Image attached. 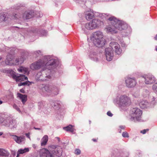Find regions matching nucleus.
<instances>
[{
  "label": "nucleus",
  "mask_w": 157,
  "mask_h": 157,
  "mask_svg": "<svg viewBox=\"0 0 157 157\" xmlns=\"http://www.w3.org/2000/svg\"><path fill=\"white\" fill-rule=\"evenodd\" d=\"M56 60L51 59L50 56H46L44 59H39L32 63L30 66V68L33 70H38L44 66H49V69H45L38 72L36 75L37 80L43 81H47L52 78L53 71L50 69H53L56 66Z\"/></svg>",
  "instance_id": "obj_1"
},
{
  "label": "nucleus",
  "mask_w": 157,
  "mask_h": 157,
  "mask_svg": "<svg viewBox=\"0 0 157 157\" xmlns=\"http://www.w3.org/2000/svg\"><path fill=\"white\" fill-rule=\"evenodd\" d=\"M108 20L110 21L111 25L107 27L106 29L108 32L112 33H117V30H125L128 28L127 24L125 22L119 20L114 17H109Z\"/></svg>",
  "instance_id": "obj_2"
},
{
  "label": "nucleus",
  "mask_w": 157,
  "mask_h": 157,
  "mask_svg": "<svg viewBox=\"0 0 157 157\" xmlns=\"http://www.w3.org/2000/svg\"><path fill=\"white\" fill-rule=\"evenodd\" d=\"M110 48L105 49V55L106 60L108 61H111L113 57V50L115 51L117 55L121 54L122 50L119 44L114 41L111 42L109 44Z\"/></svg>",
  "instance_id": "obj_3"
},
{
  "label": "nucleus",
  "mask_w": 157,
  "mask_h": 157,
  "mask_svg": "<svg viewBox=\"0 0 157 157\" xmlns=\"http://www.w3.org/2000/svg\"><path fill=\"white\" fill-rule=\"evenodd\" d=\"M91 40L94 44L98 47L104 46L105 43V40L103 38L102 32L97 31L94 32L92 35Z\"/></svg>",
  "instance_id": "obj_4"
},
{
  "label": "nucleus",
  "mask_w": 157,
  "mask_h": 157,
  "mask_svg": "<svg viewBox=\"0 0 157 157\" xmlns=\"http://www.w3.org/2000/svg\"><path fill=\"white\" fill-rule=\"evenodd\" d=\"M114 103L119 104L121 106H125L129 105L131 103L130 98L125 95H121L114 100Z\"/></svg>",
  "instance_id": "obj_5"
},
{
  "label": "nucleus",
  "mask_w": 157,
  "mask_h": 157,
  "mask_svg": "<svg viewBox=\"0 0 157 157\" xmlns=\"http://www.w3.org/2000/svg\"><path fill=\"white\" fill-rule=\"evenodd\" d=\"M142 114V112L140 109L136 108L132 109L131 110V120L134 122L140 121Z\"/></svg>",
  "instance_id": "obj_6"
},
{
  "label": "nucleus",
  "mask_w": 157,
  "mask_h": 157,
  "mask_svg": "<svg viewBox=\"0 0 157 157\" xmlns=\"http://www.w3.org/2000/svg\"><path fill=\"white\" fill-rule=\"evenodd\" d=\"M102 22H101L100 20L94 19L89 23L85 24L84 27L87 30H92L95 29L97 27L100 26Z\"/></svg>",
  "instance_id": "obj_7"
},
{
  "label": "nucleus",
  "mask_w": 157,
  "mask_h": 157,
  "mask_svg": "<svg viewBox=\"0 0 157 157\" xmlns=\"http://www.w3.org/2000/svg\"><path fill=\"white\" fill-rule=\"evenodd\" d=\"M32 11L30 12H26L24 14L21 16L19 13H14L12 17V18L15 19L16 18H21L22 17L24 19H29L34 16V13Z\"/></svg>",
  "instance_id": "obj_8"
},
{
  "label": "nucleus",
  "mask_w": 157,
  "mask_h": 157,
  "mask_svg": "<svg viewBox=\"0 0 157 157\" xmlns=\"http://www.w3.org/2000/svg\"><path fill=\"white\" fill-rule=\"evenodd\" d=\"M53 148L54 150L52 151L51 150V151L52 153V154L53 156L56 155L57 156H60L62 154V149L61 147L60 146L56 147L54 145H52L49 147V149Z\"/></svg>",
  "instance_id": "obj_9"
},
{
  "label": "nucleus",
  "mask_w": 157,
  "mask_h": 157,
  "mask_svg": "<svg viewBox=\"0 0 157 157\" xmlns=\"http://www.w3.org/2000/svg\"><path fill=\"white\" fill-rule=\"evenodd\" d=\"M3 123L6 126L10 127L11 129L15 128L17 127L15 121H13L12 118L10 117H7L5 120H4Z\"/></svg>",
  "instance_id": "obj_10"
},
{
  "label": "nucleus",
  "mask_w": 157,
  "mask_h": 157,
  "mask_svg": "<svg viewBox=\"0 0 157 157\" xmlns=\"http://www.w3.org/2000/svg\"><path fill=\"white\" fill-rule=\"evenodd\" d=\"M142 78L145 80V83L146 84H150L155 82V79L154 77L151 75H144L142 77Z\"/></svg>",
  "instance_id": "obj_11"
},
{
  "label": "nucleus",
  "mask_w": 157,
  "mask_h": 157,
  "mask_svg": "<svg viewBox=\"0 0 157 157\" xmlns=\"http://www.w3.org/2000/svg\"><path fill=\"white\" fill-rule=\"evenodd\" d=\"M125 83L127 87L132 88L136 85V82L134 78H128L125 80Z\"/></svg>",
  "instance_id": "obj_12"
},
{
  "label": "nucleus",
  "mask_w": 157,
  "mask_h": 157,
  "mask_svg": "<svg viewBox=\"0 0 157 157\" xmlns=\"http://www.w3.org/2000/svg\"><path fill=\"white\" fill-rule=\"evenodd\" d=\"M5 63L7 65H15V60L13 59V56L11 54H9L7 56L5 60Z\"/></svg>",
  "instance_id": "obj_13"
},
{
  "label": "nucleus",
  "mask_w": 157,
  "mask_h": 157,
  "mask_svg": "<svg viewBox=\"0 0 157 157\" xmlns=\"http://www.w3.org/2000/svg\"><path fill=\"white\" fill-rule=\"evenodd\" d=\"M40 155L41 157H54L51 154L50 152L47 149H42L41 151Z\"/></svg>",
  "instance_id": "obj_14"
},
{
  "label": "nucleus",
  "mask_w": 157,
  "mask_h": 157,
  "mask_svg": "<svg viewBox=\"0 0 157 157\" xmlns=\"http://www.w3.org/2000/svg\"><path fill=\"white\" fill-rule=\"evenodd\" d=\"M13 139L18 144H21L24 143L25 140V138L24 136H18L16 135H12Z\"/></svg>",
  "instance_id": "obj_15"
},
{
  "label": "nucleus",
  "mask_w": 157,
  "mask_h": 157,
  "mask_svg": "<svg viewBox=\"0 0 157 157\" xmlns=\"http://www.w3.org/2000/svg\"><path fill=\"white\" fill-rule=\"evenodd\" d=\"M13 77L14 79H15L17 82L23 81L28 79L27 77H25V75H13Z\"/></svg>",
  "instance_id": "obj_16"
},
{
  "label": "nucleus",
  "mask_w": 157,
  "mask_h": 157,
  "mask_svg": "<svg viewBox=\"0 0 157 157\" xmlns=\"http://www.w3.org/2000/svg\"><path fill=\"white\" fill-rule=\"evenodd\" d=\"M52 86L46 85L42 88L43 91L48 95H51Z\"/></svg>",
  "instance_id": "obj_17"
},
{
  "label": "nucleus",
  "mask_w": 157,
  "mask_h": 157,
  "mask_svg": "<svg viewBox=\"0 0 157 157\" xmlns=\"http://www.w3.org/2000/svg\"><path fill=\"white\" fill-rule=\"evenodd\" d=\"M139 106L142 109L147 108L151 106L150 104L146 101H142L139 103Z\"/></svg>",
  "instance_id": "obj_18"
},
{
  "label": "nucleus",
  "mask_w": 157,
  "mask_h": 157,
  "mask_svg": "<svg viewBox=\"0 0 157 157\" xmlns=\"http://www.w3.org/2000/svg\"><path fill=\"white\" fill-rule=\"evenodd\" d=\"M94 13L93 11L90 10L87 11L85 13V17L87 20L92 19L94 16Z\"/></svg>",
  "instance_id": "obj_19"
},
{
  "label": "nucleus",
  "mask_w": 157,
  "mask_h": 157,
  "mask_svg": "<svg viewBox=\"0 0 157 157\" xmlns=\"http://www.w3.org/2000/svg\"><path fill=\"white\" fill-rule=\"evenodd\" d=\"M17 97L21 100L23 104H24L27 100V96L26 95H23L20 93H17Z\"/></svg>",
  "instance_id": "obj_20"
},
{
  "label": "nucleus",
  "mask_w": 157,
  "mask_h": 157,
  "mask_svg": "<svg viewBox=\"0 0 157 157\" xmlns=\"http://www.w3.org/2000/svg\"><path fill=\"white\" fill-rule=\"evenodd\" d=\"M24 60L25 59L22 56L20 58H16L15 60V63L14 64V65H16L21 64L23 63Z\"/></svg>",
  "instance_id": "obj_21"
},
{
  "label": "nucleus",
  "mask_w": 157,
  "mask_h": 157,
  "mask_svg": "<svg viewBox=\"0 0 157 157\" xmlns=\"http://www.w3.org/2000/svg\"><path fill=\"white\" fill-rule=\"evenodd\" d=\"M74 126L70 124L67 126L64 127L63 128L67 131H69L71 132H73L75 130V129L74 128Z\"/></svg>",
  "instance_id": "obj_22"
},
{
  "label": "nucleus",
  "mask_w": 157,
  "mask_h": 157,
  "mask_svg": "<svg viewBox=\"0 0 157 157\" xmlns=\"http://www.w3.org/2000/svg\"><path fill=\"white\" fill-rule=\"evenodd\" d=\"M51 94L53 95H57L58 94L59 89L57 87L55 86H52Z\"/></svg>",
  "instance_id": "obj_23"
},
{
  "label": "nucleus",
  "mask_w": 157,
  "mask_h": 157,
  "mask_svg": "<svg viewBox=\"0 0 157 157\" xmlns=\"http://www.w3.org/2000/svg\"><path fill=\"white\" fill-rule=\"evenodd\" d=\"M29 151L28 148H25L24 149H21L17 151V155L16 157H18L19 154H23V153L29 152Z\"/></svg>",
  "instance_id": "obj_24"
},
{
  "label": "nucleus",
  "mask_w": 157,
  "mask_h": 157,
  "mask_svg": "<svg viewBox=\"0 0 157 157\" xmlns=\"http://www.w3.org/2000/svg\"><path fill=\"white\" fill-rule=\"evenodd\" d=\"M48 137L47 135H45L41 139V145L44 146L48 141Z\"/></svg>",
  "instance_id": "obj_25"
},
{
  "label": "nucleus",
  "mask_w": 157,
  "mask_h": 157,
  "mask_svg": "<svg viewBox=\"0 0 157 157\" xmlns=\"http://www.w3.org/2000/svg\"><path fill=\"white\" fill-rule=\"evenodd\" d=\"M9 155V153L7 151L3 149H0V155L7 157Z\"/></svg>",
  "instance_id": "obj_26"
},
{
  "label": "nucleus",
  "mask_w": 157,
  "mask_h": 157,
  "mask_svg": "<svg viewBox=\"0 0 157 157\" xmlns=\"http://www.w3.org/2000/svg\"><path fill=\"white\" fill-rule=\"evenodd\" d=\"M31 82L29 81H27L25 82H21L20 83L18 84V86H29L31 84Z\"/></svg>",
  "instance_id": "obj_27"
},
{
  "label": "nucleus",
  "mask_w": 157,
  "mask_h": 157,
  "mask_svg": "<svg viewBox=\"0 0 157 157\" xmlns=\"http://www.w3.org/2000/svg\"><path fill=\"white\" fill-rule=\"evenodd\" d=\"M6 15L4 14H0V22L5 21Z\"/></svg>",
  "instance_id": "obj_28"
},
{
  "label": "nucleus",
  "mask_w": 157,
  "mask_h": 157,
  "mask_svg": "<svg viewBox=\"0 0 157 157\" xmlns=\"http://www.w3.org/2000/svg\"><path fill=\"white\" fill-rule=\"evenodd\" d=\"M20 72H23L25 73H28V69L25 68L21 67L19 70Z\"/></svg>",
  "instance_id": "obj_29"
},
{
  "label": "nucleus",
  "mask_w": 157,
  "mask_h": 157,
  "mask_svg": "<svg viewBox=\"0 0 157 157\" xmlns=\"http://www.w3.org/2000/svg\"><path fill=\"white\" fill-rule=\"evenodd\" d=\"M152 89L155 92H157V83L154 84L152 86Z\"/></svg>",
  "instance_id": "obj_30"
},
{
  "label": "nucleus",
  "mask_w": 157,
  "mask_h": 157,
  "mask_svg": "<svg viewBox=\"0 0 157 157\" xmlns=\"http://www.w3.org/2000/svg\"><path fill=\"white\" fill-rule=\"evenodd\" d=\"M53 104H52L53 106H54V107L55 108H60V105H59V103H58L57 102H55V103H53Z\"/></svg>",
  "instance_id": "obj_31"
},
{
  "label": "nucleus",
  "mask_w": 157,
  "mask_h": 157,
  "mask_svg": "<svg viewBox=\"0 0 157 157\" xmlns=\"http://www.w3.org/2000/svg\"><path fill=\"white\" fill-rule=\"evenodd\" d=\"M13 107L14 109H16L20 113L21 112V111L20 109L16 104H14L13 105Z\"/></svg>",
  "instance_id": "obj_32"
},
{
  "label": "nucleus",
  "mask_w": 157,
  "mask_h": 157,
  "mask_svg": "<svg viewBox=\"0 0 157 157\" xmlns=\"http://www.w3.org/2000/svg\"><path fill=\"white\" fill-rule=\"evenodd\" d=\"M122 136L124 137H128L129 136L128 133L126 132H124L122 134Z\"/></svg>",
  "instance_id": "obj_33"
},
{
  "label": "nucleus",
  "mask_w": 157,
  "mask_h": 157,
  "mask_svg": "<svg viewBox=\"0 0 157 157\" xmlns=\"http://www.w3.org/2000/svg\"><path fill=\"white\" fill-rule=\"evenodd\" d=\"M75 153L77 155H80L81 153V151L79 149H76L75 150Z\"/></svg>",
  "instance_id": "obj_34"
},
{
  "label": "nucleus",
  "mask_w": 157,
  "mask_h": 157,
  "mask_svg": "<svg viewBox=\"0 0 157 157\" xmlns=\"http://www.w3.org/2000/svg\"><path fill=\"white\" fill-rule=\"evenodd\" d=\"M149 129H144L143 130L141 131H140V132L141 133H143V134H145L147 131H148Z\"/></svg>",
  "instance_id": "obj_35"
},
{
  "label": "nucleus",
  "mask_w": 157,
  "mask_h": 157,
  "mask_svg": "<svg viewBox=\"0 0 157 157\" xmlns=\"http://www.w3.org/2000/svg\"><path fill=\"white\" fill-rule=\"evenodd\" d=\"M107 115L110 117H112L113 115V114L111 113L110 111H108L107 112Z\"/></svg>",
  "instance_id": "obj_36"
},
{
  "label": "nucleus",
  "mask_w": 157,
  "mask_h": 157,
  "mask_svg": "<svg viewBox=\"0 0 157 157\" xmlns=\"http://www.w3.org/2000/svg\"><path fill=\"white\" fill-rule=\"evenodd\" d=\"M4 119L1 116H0V124L3 122Z\"/></svg>",
  "instance_id": "obj_37"
},
{
  "label": "nucleus",
  "mask_w": 157,
  "mask_h": 157,
  "mask_svg": "<svg viewBox=\"0 0 157 157\" xmlns=\"http://www.w3.org/2000/svg\"><path fill=\"white\" fill-rule=\"evenodd\" d=\"M40 53H41V52L39 50L35 52V54L37 56H38V55Z\"/></svg>",
  "instance_id": "obj_38"
},
{
  "label": "nucleus",
  "mask_w": 157,
  "mask_h": 157,
  "mask_svg": "<svg viewBox=\"0 0 157 157\" xmlns=\"http://www.w3.org/2000/svg\"><path fill=\"white\" fill-rule=\"evenodd\" d=\"M25 135L29 139H30V133H26Z\"/></svg>",
  "instance_id": "obj_39"
},
{
  "label": "nucleus",
  "mask_w": 157,
  "mask_h": 157,
  "mask_svg": "<svg viewBox=\"0 0 157 157\" xmlns=\"http://www.w3.org/2000/svg\"><path fill=\"white\" fill-rule=\"evenodd\" d=\"M121 46L122 47H126V44H125V43L124 42H121Z\"/></svg>",
  "instance_id": "obj_40"
},
{
  "label": "nucleus",
  "mask_w": 157,
  "mask_h": 157,
  "mask_svg": "<svg viewBox=\"0 0 157 157\" xmlns=\"http://www.w3.org/2000/svg\"><path fill=\"white\" fill-rule=\"evenodd\" d=\"M20 91L22 93H25V91L24 89H21L20 90Z\"/></svg>",
  "instance_id": "obj_41"
},
{
  "label": "nucleus",
  "mask_w": 157,
  "mask_h": 157,
  "mask_svg": "<svg viewBox=\"0 0 157 157\" xmlns=\"http://www.w3.org/2000/svg\"><path fill=\"white\" fill-rule=\"evenodd\" d=\"M120 128L121 129H124L125 126H120Z\"/></svg>",
  "instance_id": "obj_42"
},
{
  "label": "nucleus",
  "mask_w": 157,
  "mask_h": 157,
  "mask_svg": "<svg viewBox=\"0 0 157 157\" xmlns=\"http://www.w3.org/2000/svg\"><path fill=\"white\" fill-rule=\"evenodd\" d=\"M34 128L35 129H36V130H40V128H35V127H34Z\"/></svg>",
  "instance_id": "obj_43"
},
{
  "label": "nucleus",
  "mask_w": 157,
  "mask_h": 157,
  "mask_svg": "<svg viewBox=\"0 0 157 157\" xmlns=\"http://www.w3.org/2000/svg\"><path fill=\"white\" fill-rule=\"evenodd\" d=\"M155 40H157V34L156 35L155 37H154Z\"/></svg>",
  "instance_id": "obj_44"
},
{
  "label": "nucleus",
  "mask_w": 157,
  "mask_h": 157,
  "mask_svg": "<svg viewBox=\"0 0 157 157\" xmlns=\"http://www.w3.org/2000/svg\"><path fill=\"white\" fill-rule=\"evenodd\" d=\"M56 139L58 140L59 141H60V139L58 137H56Z\"/></svg>",
  "instance_id": "obj_45"
},
{
  "label": "nucleus",
  "mask_w": 157,
  "mask_h": 157,
  "mask_svg": "<svg viewBox=\"0 0 157 157\" xmlns=\"http://www.w3.org/2000/svg\"><path fill=\"white\" fill-rule=\"evenodd\" d=\"M82 30L84 31V32H85L86 31L85 29L83 27L82 28Z\"/></svg>",
  "instance_id": "obj_46"
},
{
  "label": "nucleus",
  "mask_w": 157,
  "mask_h": 157,
  "mask_svg": "<svg viewBox=\"0 0 157 157\" xmlns=\"http://www.w3.org/2000/svg\"><path fill=\"white\" fill-rule=\"evenodd\" d=\"M3 134V132H0V136H2Z\"/></svg>",
  "instance_id": "obj_47"
},
{
  "label": "nucleus",
  "mask_w": 157,
  "mask_h": 157,
  "mask_svg": "<svg viewBox=\"0 0 157 157\" xmlns=\"http://www.w3.org/2000/svg\"><path fill=\"white\" fill-rule=\"evenodd\" d=\"M92 140L94 142H96L97 141L95 139H92Z\"/></svg>",
  "instance_id": "obj_48"
},
{
  "label": "nucleus",
  "mask_w": 157,
  "mask_h": 157,
  "mask_svg": "<svg viewBox=\"0 0 157 157\" xmlns=\"http://www.w3.org/2000/svg\"><path fill=\"white\" fill-rule=\"evenodd\" d=\"M3 103V101H1V100H0V105L2 104Z\"/></svg>",
  "instance_id": "obj_49"
},
{
  "label": "nucleus",
  "mask_w": 157,
  "mask_h": 157,
  "mask_svg": "<svg viewBox=\"0 0 157 157\" xmlns=\"http://www.w3.org/2000/svg\"><path fill=\"white\" fill-rule=\"evenodd\" d=\"M89 122L90 124V123H91V121H89Z\"/></svg>",
  "instance_id": "obj_50"
},
{
  "label": "nucleus",
  "mask_w": 157,
  "mask_h": 157,
  "mask_svg": "<svg viewBox=\"0 0 157 157\" xmlns=\"http://www.w3.org/2000/svg\"><path fill=\"white\" fill-rule=\"evenodd\" d=\"M2 59V58L0 56V61L1 60V59Z\"/></svg>",
  "instance_id": "obj_51"
},
{
  "label": "nucleus",
  "mask_w": 157,
  "mask_h": 157,
  "mask_svg": "<svg viewBox=\"0 0 157 157\" xmlns=\"http://www.w3.org/2000/svg\"><path fill=\"white\" fill-rule=\"evenodd\" d=\"M45 35V34H43L42 35L43 36H44V35Z\"/></svg>",
  "instance_id": "obj_52"
},
{
  "label": "nucleus",
  "mask_w": 157,
  "mask_h": 157,
  "mask_svg": "<svg viewBox=\"0 0 157 157\" xmlns=\"http://www.w3.org/2000/svg\"><path fill=\"white\" fill-rule=\"evenodd\" d=\"M121 130H120V131H119L120 132H121Z\"/></svg>",
  "instance_id": "obj_53"
},
{
  "label": "nucleus",
  "mask_w": 157,
  "mask_h": 157,
  "mask_svg": "<svg viewBox=\"0 0 157 157\" xmlns=\"http://www.w3.org/2000/svg\"><path fill=\"white\" fill-rule=\"evenodd\" d=\"M156 51H157V48H156Z\"/></svg>",
  "instance_id": "obj_54"
},
{
  "label": "nucleus",
  "mask_w": 157,
  "mask_h": 157,
  "mask_svg": "<svg viewBox=\"0 0 157 157\" xmlns=\"http://www.w3.org/2000/svg\"><path fill=\"white\" fill-rule=\"evenodd\" d=\"M128 157L127 156V157Z\"/></svg>",
  "instance_id": "obj_55"
}]
</instances>
